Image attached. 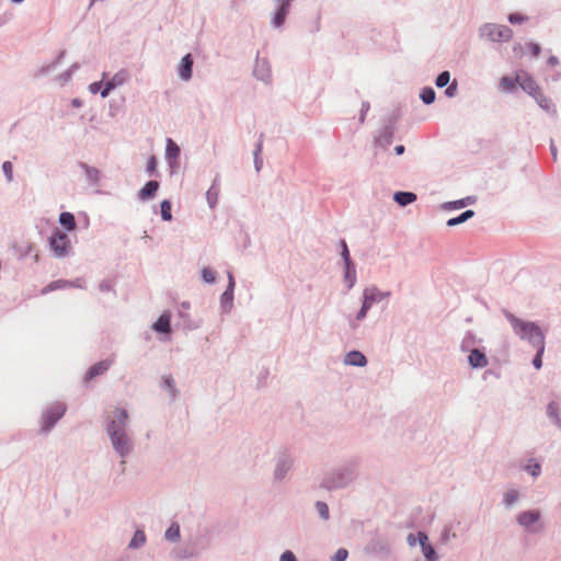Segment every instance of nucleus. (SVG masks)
<instances>
[{
  "instance_id": "nucleus-58",
  "label": "nucleus",
  "mask_w": 561,
  "mask_h": 561,
  "mask_svg": "<svg viewBox=\"0 0 561 561\" xmlns=\"http://www.w3.org/2000/svg\"><path fill=\"white\" fill-rule=\"evenodd\" d=\"M374 305L375 304L368 298L367 294L363 291L360 308L364 309L366 312H369Z\"/></svg>"
},
{
  "instance_id": "nucleus-2",
  "label": "nucleus",
  "mask_w": 561,
  "mask_h": 561,
  "mask_svg": "<svg viewBox=\"0 0 561 561\" xmlns=\"http://www.w3.org/2000/svg\"><path fill=\"white\" fill-rule=\"evenodd\" d=\"M358 470L359 459L351 458L339 467L327 472L320 483V486L328 491L345 489L358 478Z\"/></svg>"
},
{
  "instance_id": "nucleus-13",
  "label": "nucleus",
  "mask_w": 561,
  "mask_h": 561,
  "mask_svg": "<svg viewBox=\"0 0 561 561\" xmlns=\"http://www.w3.org/2000/svg\"><path fill=\"white\" fill-rule=\"evenodd\" d=\"M516 81H517V84L526 93H528L531 98L540 91V88L537 84V82L534 80V78L530 77L525 71H519V72L516 73Z\"/></svg>"
},
{
  "instance_id": "nucleus-25",
  "label": "nucleus",
  "mask_w": 561,
  "mask_h": 561,
  "mask_svg": "<svg viewBox=\"0 0 561 561\" xmlns=\"http://www.w3.org/2000/svg\"><path fill=\"white\" fill-rule=\"evenodd\" d=\"M234 290L226 288L219 298V307L222 313H230L233 308Z\"/></svg>"
},
{
  "instance_id": "nucleus-47",
  "label": "nucleus",
  "mask_w": 561,
  "mask_h": 561,
  "mask_svg": "<svg viewBox=\"0 0 561 561\" xmlns=\"http://www.w3.org/2000/svg\"><path fill=\"white\" fill-rule=\"evenodd\" d=\"M535 350H536V355L533 358V366L536 369H540L542 367V356H543V353L546 350V345L535 347Z\"/></svg>"
},
{
  "instance_id": "nucleus-45",
  "label": "nucleus",
  "mask_w": 561,
  "mask_h": 561,
  "mask_svg": "<svg viewBox=\"0 0 561 561\" xmlns=\"http://www.w3.org/2000/svg\"><path fill=\"white\" fill-rule=\"evenodd\" d=\"M516 77L512 78L508 76H504L501 78L500 85L504 91L513 92L516 88Z\"/></svg>"
},
{
  "instance_id": "nucleus-31",
  "label": "nucleus",
  "mask_w": 561,
  "mask_h": 561,
  "mask_svg": "<svg viewBox=\"0 0 561 561\" xmlns=\"http://www.w3.org/2000/svg\"><path fill=\"white\" fill-rule=\"evenodd\" d=\"M164 539L169 542H179L181 539V528L179 523L173 522L164 533Z\"/></svg>"
},
{
  "instance_id": "nucleus-54",
  "label": "nucleus",
  "mask_w": 561,
  "mask_h": 561,
  "mask_svg": "<svg viewBox=\"0 0 561 561\" xmlns=\"http://www.w3.org/2000/svg\"><path fill=\"white\" fill-rule=\"evenodd\" d=\"M163 387L167 388L170 392V396L172 398H175L176 397V388L174 386V381L173 379L169 376V377H164L163 378Z\"/></svg>"
},
{
  "instance_id": "nucleus-20",
  "label": "nucleus",
  "mask_w": 561,
  "mask_h": 561,
  "mask_svg": "<svg viewBox=\"0 0 561 561\" xmlns=\"http://www.w3.org/2000/svg\"><path fill=\"white\" fill-rule=\"evenodd\" d=\"M79 168L83 171L85 180L90 185L98 186L101 180V171L85 162H80Z\"/></svg>"
},
{
  "instance_id": "nucleus-60",
  "label": "nucleus",
  "mask_w": 561,
  "mask_h": 561,
  "mask_svg": "<svg viewBox=\"0 0 561 561\" xmlns=\"http://www.w3.org/2000/svg\"><path fill=\"white\" fill-rule=\"evenodd\" d=\"M279 561H297L295 553L291 550H285L279 556Z\"/></svg>"
},
{
  "instance_id": "nucleus-30",
  "label": "nucleus",
  "mask_w": 561,
  "mask_h": 561,
  "mask_svg": "<svg viewBox=\"0 0 561 561\" xmlns=\"http://www.w3.org/2000/svg\"><path fill=\"white\" fill-rule=\"evenodd\" d=\"M474 197L468 196L461 199L453 201V202H446L442 205V208L445 210L449 209H460L468 205H471L474 203Z\"/></svg>"
},
{
  "instance_id": "nucleus-59",
  "label": "nucleus",
  "mask_w": 561,
  "mask_h": 561,
  "mask_svg": "<svg viewBox=\"0 0 561 561\" xmlns=\"http://www.w3.org/2000/svg\"><path fill=\"white\" fill-rule=\"evenodd\" d=\"M369 108H370V104H369V102L364 101V102L362 103V107H360V113H359V123H362V124H363V123L365 122V117H366V114H367V112L369 111Z\"/></svg>"
},
{
  "instance_id": "nucleus-64",
  "label": "nucleus",
  "mask_w": 561,
  "mask_h": 561,
  "mask_svg": "<svg viewBox=\"0 0 561 561\" xmlns=\"http://www.w3.org/2000/svg\"><path fill=\"white\" fill-rule=\"evenodd\" d=\"M102 87H103V82L102 81H96V82H92L89 85V90H90L91 93L95 94V93L100 92Z\"/></svg>"
},
{
  "instance_id": "nucleus-18",
  "label": "nucleus",
  "mask_w": 561,
  "mask_h": 561,
  "mask_svg": "<svg viewBox=\"0 0 561 561\" xmlns=\"http://www.w3.org/2000/svg\"><path fill=\"white\" fill-rule=\"evenodd\" d=\"M159 182L156 181V180H151L149 182H147L145 184V186L142 188H140L137 193V197L140 202H146V201H149V199H152L158 190H159Z\"/></svg>"
},
{
  "instance_id": "nucleus-27",
  "label": "nucleus",
  "mask_w": 561,
  "mask_h": 561,
  "mask_svg": "<svg viewBox=\"0 0 561 561\" xmlns=\"http://www.w3.org/2000/svg\"><path fill=\"white\" fill-rule=\"evenodd\" d=\"M130 80L129 71L126 69L118 70L111 79L106 81L107 85L113 90L126 84Z\"/></svg>"
},
{
  "instance_id": "nucleus-49",
  "label": "nucleus",
  "mask_w": 561,
  "mask_h": 561,
  "mask_svg": "<svg viewBox=\"0 0 561 561\" xmlns=\"http://www.w3.org/2000/svg\"><path fill=\"white\" fill-rule=\"evenodd\" d=\"M449 81H450V73H449V71L445 70L437 76V78L435 80V84L437 88H445L447 84H449Z\"/></svg>"
},
{
  "instance_id": "nucleus-32",
  "label": "nucleus",
  "mask_w": 561,
  "mask_h": 561,
  "mask_svg": "<svg viewBox=\"0 0 561 561\" xmlns=\"http://www.w3.org/2000/svg\"><path fill=\"white\" fill-rule=\"evenodd\" d=\"M65 55L66 53L61 50L51 62L44 65L38 69V75L45 76L54 71L61 64L62 59L65 58Z\"/></svg>"
},
{
  "instance_id": "nucleus-61",
  "label": "nucleus",
  "mask_w": 561,
  "mask_h": 561,
  "mask_svg": "<svg viewBox=\"0 0 561 561\" xmlns=\"http://www.w3.org/2000/svg\"><path fill=\"white\" fill-rule=\"evenodd\" d=\"M526 16L519 14V13H511L508 15V21L512 23V24H517V23H522L524 21H526Z\"/></svg>"
},
{
  "instance_id": "nucleus-46",
  "label": "nucleus",
  "mask_w": 561,
  "mask_h": 561,
  "mask_svg": "<svg viewBox=\"0 0 561 561\" xmlns=\"http://www.w3.org/2000/svg\"><path fill=\"white\" fill-rule=\"evenodd\" d=\"M314 507L321 519L328 520L330 518L329 506L325 502L317 501Z\"/></svg>"
},
{
  "instance_id": "nucleus-19",
  "label": "nucleus",
  "mask_w": 561,
  "mask_h": 561,
  "mask_svg": "<svg viewBox=\"0 0 561 561\" xmlns=\"http://www.w3.org/2000/svg\"><path fill=\"white\" fill-rule=\"evenodd\" d=\"M343 363L347 366L365 367L367 358L360 351H350L344 355Z\"/></svg>"
},
{
  "instance_id": "nucleus-28",
  "label": "nucleus",
  "mask_w": 561,
  "mask_h": 561,
  "mask_svg": "<svg viewBox=\"0 0 561 561\" xmlns=\"http://www.w3.org/2000/svg\"><path fill=\"white\" fill-rule=\"evenodd\" d=\"M364 293L367 294L368 298L374 304H379L382 300L388 299L391 295L390 291H381L376 286L366 287Z\"/></svg>"
},
{
  "instance_id": "nucleus-48",
  "label": "nucleus",
  "mask_w": 561,
  "mask_h": 561,
  "mask_svg": "<svg viewBox=\"0 0 561 561\" xmlns=\"http://www.w3.org/2000/svg\"><path fill=\"white\" fill-rule=\"evenodd\" d=\"M422 552H423L424 558L427 561H438V559H439V557L437 556L435 549L430 543L424 546V547H422Z\"/></svg>"
},
{
  "instance_id": "nucleus-5",
  "label": "nucleus",
  "mask_w": 561,
  "mask_h": 561,
  "mask_svg": "<svg viewBox=\"0 0 561 561\" xmlns=\"http://www.w3.org/2000/svg\"><path fill=\"white\" fill-rule=\"evenodd\" d=\"M294 465L295 458L288 449L282 448L277 450L273 458V484L282 485L283 483H285L289 479L290 473L294 470Z\"/></svg>"
},
{
  "instance_id": "nucleus-23",
  "label": "nucleus",
  "mask_w": 561,
  "mask_h": 561,
  "mask_svg": "<svg viewBox=\"0 0 561 561\" xmlns=\"http://www.w3.org/2000/svg\"><path fill=\"white\" fill-rule=\"evenodd\" d=\"M546 415L557 428H561L560 405L557 401H550L547 404Z\"/></svg>"
},
{
  "instance_id": "nucleus-7",
  "label": "nucleus",
  "mask_w": 561,
  "mask_h": 561,
  "mask_svg": "<svg viewBox=\"0 0 561 561\" xmlns=\"http://www.w3.org/2000/svg\"><path fill=\"white\" fill-rule=\"evenodd\" d=\"M479 36L493 43H502L513 37V31L507 25L484 23L479 27Z\"/></svg>"
},
{
  "instance_id": "nucleus-62",
  "label": "nucleus",
  "mask_w": 561,
  "mask_h": 561,
  "mask_svg": "<svg viewBox=\"0 0 561 561\" xmlns=\"http://www.w3.org/2000/svg\"><path fill=\"white\" fill-rule=\"evenodd\" d=\"M156 168H157V162H156V158L152 156L148 162H147V167H146V171L149 175H152L156 171Z\"/></svg>"
},
{
  "instance_id": "nucleus-34",
  "label": "nucleus",
  "mask_w": 561,
  "mask_h": 561,
  "mask_svg": "<svg viewBox=\"0 0 561 561\" xmlns=\"http://www.w3.org/2000/svg\"><path fill=\"white\" fill-rule=\"evenodd\" d=\"M393 199L400 206H407L416 201V195L412 192H397L393 195Z\"/></svg>"
},
{
  "instance_id": "nucleus-1",
  "label": "nucleus",
  "mask_w": 561,
  "mask_h": 561,
  "mask_svg": "<svg viewBox=\"0 0 561 561\" xmlns=\"http://www.w3.org/2000/svg\"><path fill=\"white\" fill-rule=\"evenodd\" d=\"M103 430L110 447L118 459L122 471L136 448L135 434L130 426L129 413L125 408H114L103 421Z\"/></svg>"
},
{
  "instance_id": "nucleus-16",
  "label": "nucleus",
  "mask_w": 561,
  "mask_h": 561,
  "mask_svg": "<svg viewBox=\"0 0 561 561\" xmlns=\"http://www.w3.org/2000/svg\"><path fill=\"white\" fill-rule=\"evenodd\" d=\"M193 57L186 54L178 66V75L182 81H190L193 76Z\"/></svg>"
},
{
  "instance_id": "nucleus-51",
  "label": "nucleus",
  "mask_w": 561,
  "mask_h": 561,
  "mask_svg": "<svg viewBox=\"0 0 561 561\" xmlns=\"http://www.w3.org/2000/svg\"><path fill=\"white\" fill-rule=\"evenodd\" d=\"M370 547H371L373 551H375V552H388L389 551L388 543L380 541V540L371 541Z\"/></svg>"
},
{
  "instance_id": "nucleus-55",
  "label": "nucleus",
  "mask_w": 561,
  "mask_h": 561,
  "mask_svg": "<svg viewBox=\"0 0 561 561\" xmlns=\"http://www.w3.org/2000/svg\"><path fill=\"white\" fill-rule=\"evenodd\" d=\"M348 557V551L345 548H340L331 557V561H345Z\"/></svg>"
},
{
  "instance_id": "nucleus-37",
  "label": "nucleus",
  "mask_w": 561,
  "mask_h": 561,
  "mask_svg": "<svg viewBox=\"0 0 561 561\" xmlns=\"http://www.w3.org/2000/svg\"><path fill=\"white\" fill-rule=\"evenodd\" d=\"M477 337L471 332H467L460 343V351L465 353H470L472 348H477Z\"/></svg>"
},
{
  "instance_id": "nucleus-29",
  "label": "nucleus",
  "mask_w": 561,
  "mask_h": 561,
  "mask_svg": "<svg viewBox=\"0 0 561 561\" xmlns=\"http://www.w3.org/2000/svg\"><path fill=\"white\" fill-rule=\"evenodd\" d=\"M356 268L354 263L344 265V283L346 284L347 289H352L356 284Z\"/></svg>"
},
{
  "instance_id": "nucleus-56",
  "label": "nucleus",
  "mask_w": 561,
  "mask_h": 561,
  "mask_svg": "<svg viewBox=\"0 0 561 561\" xmlns=\"http://www.w3.org/2000/svg\"><path fill=\"white\" fill-rule=\"evenodd\" d=\"M445 95L447 98H454L458 93V83L456 80H454L450 84L446 85Z\"/></svg>"
},
{
  "instance_id": "nucleus-24",
  "label": "nucleus",
  "mask_w": 561,
  "mask_h": 561,
  "mask_svg": "<svg viewBox=\"0 0 561 561\" xmlns=\"http://www.w3.org/2000/svg\"><path fill=\"white\" fill-rule=\"evenodd\" d=\"M152 329L158 333L169 334L171 332V313L163 312L157 321L153 322Z\"/></svg>"
},
{
  "instance_id": "nucleus-10",
  "label": "nucleus",
  "mask_w": 561,
  "mask_h": 561,
  "mask_svg": "<svg viewBox=\"0 0 561 561\" xmlns=\"http://www.w3.org/2000/svg\"><path fill=\"white\" fill-rule=\"evenodd\" d=\"M396 131V119L393 117L386 118L377 136L375 142L381 148H388L393 139Z\"/></svg>"
},
{
  "instance_id": "nucleus-17",
  "label": "nucleus",
  "mask_w": 561,
  "mask_h": 561,
  "mask_svg": "<svg viewBox=\"0 0 561 561\" xmlns=\"http://www.w3.org/2000/svg\"><path fill=\"white\" fill-rule=\"evenodd\" d=\"M522 499L520 491L517 488H508L502 494V505L505 510H512Z\"/></svg>"
},
{
  "instance_id": "nucleus-11",
  "label": "nucleus",
  "mask_w": 561,
  "mask_h": 561,
  "mask_svg": "<svg viewBox=\"0 0 561 561\" xmlns=\"http://www.w3.org/2000/svg\"><path fill=\"white\" fill-rule=\"evenodd\" d=\"M293 3L288 0H275V10L271 19V25L274 28H280L284 25Z\"/></svg>"
},
{
  "instance_id": "nucleus-41",
  "label": "nucleus",
  "mask_w": 561,
  "mask_h": 561,
  "mask_svg": "<svg viewBox=\"0 0 561 561\" xmlns=\"http://www.w3.org/2000/svg\"><path fill=\"white\" fill-rule=\"evenodd\" d=\"M345 319L347 322L346 333L351 336L357 335L360 330V322L358 320H355V318L352 314L345 316Z\"/></svg>"
},
{
  "instance_id": "nucleus-15",
  "label": "nucleus",
  "mask_w": 561,
  "mask_h": 561,
  "mask_svg": "<svg viewBox=\"0 0 561 561\" xmlns=\"http://www.w3.org/2000/svg\"><path fill=\"white\" fill-rule=\"evenodd\" d=\"M253 75L257 80L264 83H270L272 80V73L268 61L265 59L256 58L253 68Z\"/></svg>"
},
{
  "instance_id": "nucleus-21",
  "label": "nucleus",
  "mask_w": 561,
  "mask_h": 561,
  "mask_svg": "<svg viewBox=\"0 0 561 561\" xmlns=\"http://www.w3.org/2000/svg\"><path fill=\"white\" fill-rule=\"evenodd\" d=\"M219 175H216V178L213 181V184L206 192V201L210 209H214L217 206L219 201Z\"/></svg>"
},
{
  "instance_id": "nucleus-12",
  "label": "nucleus",
  "mask_w": 561,
  "mask_h": 561,
  "mask_svg": "<svg viewBox=\"0 0 561 561\" xmlns=\"http://www.w3.org/2000/svg\"><path fill=\"white\" fill-rule=\"evenodd\" d=\"M180 147L171 138H167L165 141V161L171 170V173H175L180 167Z\"/></svg>"
},
{
  "instance_id": "nucleus-6",
  "label": "nucleus",
  "mask_w": 561,
  "mask_h": 561,
  "mask_svg": "<svg viewBox=\"0 0 561 561\" xmlns=\"http://www.w3.org/2000/svg\"><path fill=\"white\" fill-rule=\"evenodd\" d=\"M66 410V404L62 402H54L44 409L41 416V433H49L57 422L65 415Z\"/></svg>"
},
{
  "instance_id": "nucleus-14",
  "label": "nucleus",
  "mask_w": 561,
  "mask_h": 561,
  "mask_svg": "<svg viewBox=\"0 0 561 561\" xmlns=\"http://www.w3.org/2000/svg\"><path fill=\"white\" fill-rule=\"evenodd\" d=\"M468 364L472 369L486 367L489 365V360L484 348H472L468 355Z\"/></svg>"
},
{
  "instance_id": "nucleus-26",
  "label": "nucleus",
  "mask_w": 561,
  "mask_h": 561,
  "mask_svg": "<svg viewBox=\"0 0 561 561\" xmlns=\"http://www.w3.org/2000/svg\"><path fill=\"white\" fill-rule=\"evenodd\" d=\"M112 365V360L105 359L101 360L93 366L90 367V369L87 371L85 380H91L102 374H104Z\"/></svg>"
},
{
  "instance_id": "nucleus-57",
  "label": "nucleus",
  "mask_w": 561,
  "mask_h": 561,
  "mask_svg": "<svg viewBox=\"0 0 561 561\" xmlns=\"http://www.w3.org/2000/svg\"><path fill=\"white\" fill-rule=\"evenodd\" d=\"M262 151V142H259L256 145L255 151H254V167L256 171H260L262 168V160L259 159V154Z\"/></svg>"
},
{
  "instance_id": "nucleus-50",
  "label": "nucleus",
  "mask_w": 561,
  "mask_h": 561,
  "mask_svg": "<svg viewBox=\"0 0 561 561\" xmlns=\"http://www.w3.org/2000/svg\"><path fill=\"white\" fill-rule=\"evenodd\" d=\"M202 279L207 284H214L216 282V272L209 267L202 270Z\"/></svg>"
},
{
  "instance_id": "nucleus-44",
  "label": "nucleus",
  "mask_w": 561,
  "mask_h": 561,
  "mask_svg": "<svg viewBox=\"0 0 561 561\" xmlns=\"http://www.w3.org/2000/svg\"><path fill=\"white\" fill-rule=\"evenodd\" d=\"M172 205L169 199H164L160 204V214L161 218L164 221H171L172 220V211H171Z\"/></svg>"
},
{
  "instance_id": "nucleus-9",
  "label": "nucleus",
  "mask_w": 561,
  "mask_h": 561,
  "mask_svg": "<svg viewBox=\"0 0 561 561\" xmlns=\"http://www.w3.org/2000/svg\"><path fill=\"white\" fill-rule=\"evenodd\" d=\"M515 520L519 527L529 534H538L543 528L539 510L522 511L516 515Z\"/></svg>"
},
{
  "instance_id": "nucleus-38",
  "label": "nucleus",
  "mask_w": 561,
  "mask_h": 561,
  "mask_svg": "<svg viewBox=\"0 0 561 561\" xmlns=\"http://www.w3.org/2000/svg\"><path fill=\"white\" fill-rule=\"evenodd\" d=\"M59 224L68 231H71L76 228V218L73 214L64 211L59 215Z\"/></svg>"
},
{
  "instance_id": "nucleus-8",
  "label": "nucleus",
  "mask_w": 561,
  "mask_h": 561,
  "mask_svg": "<svg viewBox=\"0 0 561 561\" xmlns=\"http://www.w3.org/2000/svg\"><path fill=\"white\" fill-rule=\"evenodd\" d=\"M48 244L53 255L57 259H64L72 252V245L67 233L55 229L48 238Z\"/></svg>"
},
{
  "instance_id": "nucleus-40",
  "label": "nucleus",
  "mask_w": 561,
  "mask_h": 561,
  "mask_svg": "<svg viewBox=\"0 0 561 561\" xmlns=\"http://www.w3.org/2000/svg\"><path fill=\"white\" fill-rule=\"evenodd\" d=\"M146 543V534L144 530L138 529L135 531L131 540L129 541L128 547L130 549H138Z\"/></svg>"
},
{
  "instance_id": "nucleus-39",
  "label": "nucleus",
  "mask_w": 561,
  "mask_h": 561,
  "mask_svg": "<svg viewBox=\"0 0 561 561\" xmlns=\"http://www.w3.org/2000/svg\"><path fill=\"white\" fill-rule=\"evenodd\" d=\"M473 216H474V211L473 210H471V209L465 210L459 216L448 219L447 220V226L448 227L458 226L460 224L466 222L467 220H469Z\"/></svg>"
},
{
  "instance_id": "nucleus-63",
  "label": "nucleus",
  "mask_w": 561,
  "mask_h": 561,
  "mask_svg": "<svg viewBox=\"0 0 561 561\" xmlns=\"http://www.w3.org/2000/svg\"><path fill=\"white\" fill-rule=\"evenodd\" d=\"M416 537H417V541H419L421 548L428 545V537L425 533L419 531Z\"/></svg>"
},
{
  "instance_id": "nucleus-33",
  "label": "nucleus",
  "mask_w": 561,
  "mask_h": 561,
  "mask_svg": "<svg viewBox=\"0 0 561 561\" xmlns=\"http://www.w3.org/2000/svg\"><path fill=\"white\" fill-rule=\"evenodd\" d=\"M457 537L453 525H445L439 535V542L444 546H448L450 541L457 539Z\"/></svg>"
},
{
  "instance_id": "nucleus-52",
  "label": "nucleus",
  "mask_w": 561,
  "mask_h": 561,
  "mask_svg": "<svg viewBox=\"0 0 561 561\" xmlns=\"http://www.w3.org/2000/svg\"><path fill=\"white\" fill-rule=\"evenodd\" d=\"M340 244H341V256L343 259L344 265L353 263L351 260L350 251H348L345 240H341Z\"/></svg>"
},
{
  "instance_id": "nucleus-43",
  "label": "nucleus",
  "mask_w": 561,
  "mask_h": 561,
  "mask_svg": "<svg viewBox=\"0 0 561 561\" xmlns=\"http://www.w3.org/2000/svg\"><path fill=\"white\" fill-rule=\"evenodd\" d=\"M420 99L423 101L424 104L430 105L434 103L436 99V93L433 88L425 87L422 89L420 93Z\"/></svg>"
},
{
  "instance_id": "nucleus-53",
  "label": "nucleus",
  "mask_w": 561,
  "mask_h": 561,
  "mask_svg": "<svg viewBox=\"0 0 561 561\" xmlns=\"http://www.w3.org/2000/svg\"><path fill=\"white\" fill-rule=\"evenodd\" d=\"M2 171L4 173L7 181L12 182L13 181V165L10 161H4L2 163Z\"/></svg>"
},
{
  "instance_id": "nucleus-22",
  "label": "nucleus",
  "mask_w": 561,
  "mask_h": 561,
  "mask_svg": "<svg viewBox=\"0 0 561 561\" xmlns=\"http://www.w3.org/2000/svg\"><path fill=\"white\" fill-rule=\"evenodd\" d=\"M533 98L541 110H543L545 112H547L548 114H550L552 116H557L558 112H557L556 105L553 104L551 99L546 96L541 91H539Z\"/></svg>"
},
{
  "instance_id": "nucleus-35",
  "label": "nucleus",
  "mask_w": 561,
  "mask_h": 561,
  "mask_svg": "<svg viewBox=\"0 0 561 561\" xmlns=\"http://www.w3.org/2000/svg\"><path fill=\"white\" fill-rule=\"evenodd\" d=\"M523 470L536 479L541 474V465L535 458H530L528 462L523 466Z\"/></svg>"
},
{
  "instance_id": "nucleus-3",
  "label": "nucleus",
  "mask_w": 561,
  "mask_h": 561,
  "mask_svg": "<svg viewBox=\"0 0 561 561\" xmlns=\"http://www.w3.org/2000/svg\"><path fill=\"white\" fill-rule=\"evenodd\" d=\"M504 317L519 340L527 342L534 348L546 345V335L536 322L523 320L510 311H504Z\"/></svg>"
},
{
  "instance_id": "nucleus-4",
  "label": "nucleus",
  "mask_w": 561,
  "mask_h": 561,
  "mask_svg": "<svg viewBox=\"0 0 561 561\" xmlns=\"http://www.w3.org/2000/svg\"><path fill=\"white\" fill-rule=\"evenodd\" d=\"M209 548V539L202 535H190L182 545L171 551V556L178 560L196 559Z\"/></svg>"
},
{
  "instance_id": "nucleus-36",
  "label": "nucleus",
  "mask_w": 561,
  "mask_h": 561,
  "mask_svg": "<svg viewBox=\"0 0 561 561\" xmlns=\"http://www.w3.org/2000/svg\"><path fill=\"white\" fill-rule=\"evenodd\" d=\"M79 68H80V65L78 62L72 64L66 71H64L56 78V81L58 82V84L62 87L66 83H68L71 80L73 73L77 70H79Z\"/></svg>"
},
{
  "instance_id": "nucleus-42",
  "label": "nucleus",
  "mask_w": 561,
  "mask_h": 561,
  "mask_svg": "<svg viewBox=\"0 0 561 561\" xmlns=\"http://www.w3.org/2000/svg\"><path fill=\"white\" fill-rule=\"evenodd\" d=\"M69 284H70L69 280H62V279L54 280L42 289V295H46L54 290L64 289V288L68 287Z\"/></svg>"
}]
</instances>
